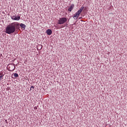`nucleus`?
<instances>
[{"instance_id":"nucleus-2","label":"nucleus","mask_w":127,"mask_h":127,"mask_svg":"<svg viewBox=\"0 0 127 127\" xmlns=\"http://www.w3.org/2000/svg\"><path fill=\"white\" fill-rule=\"evenodd\" d=\"M85 6H81L80 8L75 13L74 16H73V18L75 19L76 18V19H78L79 16H80L81 13L82 12L83 9H84Z\"/></svg>"},{"instance_id":"nucleus-7","label":"nucleus","mask_w":127,"mask_h":127,"mask_svg":"<svg viewBox=\"0 0 127 127\" xmlns=\"http://www.w3.org/2000/svg\"><path fill=\"white\" fill-rule=\"evenodd\" d=\"M74 7V4H71L69 7L68 8V11L69 12H71V11L73 9Z\"/></svg>"},{"instance_id":"nucleus-3","label":"nucleus","mask_w":127,"mask_h":127,"mask_svg":"<svg viewBox=\"0 0 127 127\" xmlns=\"http://www.w3.org/2000/svg\"><path fill=\"white\" fill-rule=\"evenodd\" d=\"M67 21V19L66 17L60 18L58 20V24L62 25L65 23Z\"/></svg>"},{"instance_id":"nucleus-12","label":"nucleus","mask_w":127,"mask_h":127,"mask_svg":"<svg viewBox=\"0 0 127 127\" xmlns=\"http://www.w3.org/2000/svg\"><path fill=\"white\" fill-rule=\"evenodd\" d=\"M31 88H32V89H34V87L33 86H31Z\"/></svg>"},{"instance_id":"nucleus-11","label":"nucleus","mask_w":127,"mask_h":127,"mask_svg":"<svg viewBox=\"0 0 127 127\" xmlns=\"http://www.w3.org/2000/svg\"><path fill=\"white\" fill-rule=\"evenodd\" d=\"M37 109H38V108H37V106H35V107H34V110H37Z\"/></svg>"},{"instance_id":"nucleus-15","label":"nucleus","mask_w":127,"mask_h":127,"mask_svg":"<svg viewBox=\"0 0 127 127\" xmlns=\"http://www.w3.org/2000/svg\"><path fill=\"white\" fill-rule=\"evenodd\" d=\"M32 88L30 87V90H32Z\"/></svg>"},{"instance_id":"nucleus-9","label":"nucleus","mask_w":127,"mask_h":127,"mask_svg":"<svg viewBox=\"0 0 127 127\" xmlns=\"http://www.w3.org/2000/svg\"><path fill=\"white\" fill-rule=\"evenodd\" d=\"M19 26L21 27V28L22 29H23L24 30L25 29L26 25H25L24 24H23V23H20V24H19Z\"/></svg>"},{"instance_id":"nucleus-14","label":"nucleus","mask_w":127,"mask_h":127,"mask_svg":"<svg viewBox=\"0 0 127 127\" xmlns=\"http://www.w3.org/2000/svg\"><path fill=\"white\" fill-rule=\"evenodd\" d=\"M82 18V17H80L79 18V19H81Z\"/></svg>"},{"instance_id":"nucleus-13","label":"nucleus","mask_w":127,"mask_h":127,"mask_svg":"<svg viewBox=\"0 0 127 127\" xmlns=\"http://www.w3.org/2000/svg\"><path fill=\"white\" fill-rule=\"evenodd\" d=\"M2 56V55L1 54H0V57H1Z\"/></svg>"},{"instance_id":"nucleus-10","label":"nucleus","mask_w":127,"mask_h":127,"mask_svg":"<svg viewBox=\"0 0 127 127\" xmlns=\"http://www.w3.org/2000/svg\"><path fill=\"white\" fill-rule=\"evenodd\" d=\"M13 76L14 77H18V74L17 73H14Z\"/></svg>"},{"instance_id":"nucleus-4","label":"nucleus","mask_w":127,"mask_h":127,"mask_svg":"<svg viewBox=\"0 0 127 127\" xmlns=\"http://www.w3.org/2000/svg\"><path fill=\"white\" fill-rule=\"evenodd\" d=\"M16 67L14 64H9L7 66L8 70L10 71H13Z\"/></svg>"},{"instance_id":"nucleus-8","label":"nucleus","mask_w":127,"mask_h":127,"mask_svg":"<svg viewBox=\"0 0 127 127\" xmlns=\"http://www.w3.org/2000/svg\"><path fill=\"white\" fill-rule=\"evenodd\" d=\"M46 33L48 35H51L53 33V31L51 29H48L46 31Z\"/></svg>"},{"instance_id":"nucleus-6","label":"nucleus","mask_w":127,"mask_h":127,"mask_svg":"<svg viewBox=\"0 0 127 127\" xmlns=\"http://www.w3.org/2000/svg\"><path fill=\"white\" fill-rule=\"evenodd\" d=\"M5 73L3 72L0 73V81H2L3 79V76H4Z\"/></svg>"},{"instance_id":"nucleus-1","label":"nucleus","mask_w":127,"mask_h":127,"mask_svg":"<svg viewBox=\"0 0 127 127\" xmlns=\"http://www.w3.org/2000/svg\"><path fill=\"white\" fill-rule=\"evenodd\" d=\"M20 28L19 23L17 22H13L9 24L5 28L6 33L11 34L14 33L16 30H18Z\"/></svg>"},{"instance_id":"nucleus-5","label":"nucleus","mask_w":127,"mask_h":127,"mask_svg":"<svg viewBox=\"0 0 127 127\" xmlns=\"http://www.w3.org/2000/svg\"><path fill=\"white\" fill-rule=\"evenodd\" d=\"M11 19L12 20L18 21L20 19V16H16V15H13V16H11Z\"/></svg>"}]
</instances>
